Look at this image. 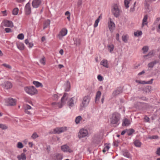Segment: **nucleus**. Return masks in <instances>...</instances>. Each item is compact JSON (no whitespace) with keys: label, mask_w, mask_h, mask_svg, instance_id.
<instances>
[{"label":"nucleus","mask_w":160,"mask_h":160,"mask_svg":"<svg viewBox=\"0 0 160 160\" xmlns=\"http://www.w3.org/2000/svg\"><path fill=\"white\" fill-rule=\"evenodd\" d=\"M82 4V0H79L78 2V6H80Z\"/></svg>","instance_id":"bf43d9fd"},{"label":"nucleus","mask_w":160,"mask_h":160,"mask_svg":"<svg viewBox=\"0 0 160 160\" xmlns=\"http://www.w3.org/2000/svg\"><path fill=\"white\" fill-rule=\"evenodd\" d=\"M64 89L65 91H69L70 89V83L68 81L64 85Z\"/></svg>","instance_id":"2eb2a0df"},{"label":"nucleus","mask_w":160,"mask_h":160,"mask_svg":"<svg viewBox=\"0 0 160 160\" xmlns=\"http://www.w3.org/2000/svg\"><path fill=\"white\" fill-rule=\"evenodd\" d=\"M144 119L146 122H148L149 121V118L148 117L146 116L144 117Z\"/></svg>","instance_id":"680f3d73"},{"label":"nucleus","mask_w":160,"mask_h":160,"mask_svg":"<svg viewBox=\"0 0 160 160\" xmlns=\"http://www.w3.org/2000/svg\"><path fill=\"white\" fill-rule=\"evenodd\" d=\"M3 23L4 26L5 27L12 28L13 26L12 22L10 21L5 20L3 21Z\"/></svg>","instance_id":"9b49d317"},{"label":"nucleus","mask_w":160,"mask_h":160,"mask_svg":"<svg viewBox=\"0 0 160 160\" xmlns=\"http://www.w3.org/2000/svg\"><path fill=\"white\" fill-rule=\"evenodd\" d=\"M149 138L151 139H158V137L157 135H154L150 137Z\"/></svg>","instance_id":"864d4df0"},{"label":"nucleus","mask_w":160,"mask_h":160,"mask_svg":"<svg viewBox=\"0 0 160 160\" xmlns=\"http://www.w3.org/2000/svg\"><path fill=\"white\" fill-rule=\"evenodd\" d=\"M67 30L65 28L62 29L58 35V37L60 39H61L62 37L66 35L67 33Z\"/></svg>","instance_id":"f8f14e48"},{"label":"nucleus","mask_w":160,"mask_h":160,"mask_svg":"<svg viewBox=\"0 0 160 160\" xmlns=\"http://www.w3.org/2000/svg\"><path fill=\"white\" fill-rule=\"evenodd\" d=\"M5 31L7 33H9L12 32V30L9 28H6L5 29Z\"/></svg>","instance_id":"603ef678"},{"label":"nucleus","mask_w":160,"mask_h":160,"mask_svg":"<svg viewBox=\"0 0 160 160\" xmlns=\"http://www.w3.org/2000/svg\"><path fill=\"white\" fill-rule=\"evenodd\" d=\"M41 0H33L32 2V5L34 8H38L41 4Z\"/></svg>","instance_id":"9d476101"},{"label":"nucleus","mask_w":160,"mask_h":160,"mask_svg":"<svg viewBox=\"0 0 160 160\" xmlns=\"http://www.w3.org/2000/svg\"><path fill=\"white\" fill-rule=\"evenodd\" d=\"M111 29H112V30H114L115 28V24L112 22L111 21Z\"/></svg>","instance_id":"49530a36"},{"label":"nucleus","mask_w":160,"mask_h":160,"mask_svg":"<svg viewBox=\"0 0 160 160\" xmlns=\"http://www.w3.org/2000/svg\"><path fill=\"white\" fill-rule=\"evenodd\" d=\"M32 109L31 107L28 105L26 104L24 106V111L26 113L30 114H31V112L28 110Z\"/></svg>","instance_id":"6ab92c4d"},{"label":"nucleus","mask_w":160,"mask_h":160,"mask_svg":"<svg viewBox=\"0 0 160 160\" xmlns=\"http://www.w3.org/2000/svg\"><path fill=\"white\" fill-rule=\"evenodd\" d=\"M119 34L118 33H117L116 35V39L117 41H119Z\"/></svg>","instance_id":"0e129e2a"},{"label":"nucleus","mask_w":160,"mask_h":160,"mask_svg":"<svg viewBox=\"0 0 160 160\" xmlns=\"http://www.w3.org/2000/svg\"><path fill=\"white\" fill-rule=\"evenodd\" d=\"M74 41V45L75 46H79L80 44V40L79 39L75 38L73 39Z\"/></svg>","instance_id":"b1692460"},{"label":"nucleus","mask_w":160,"mask_h":160,"mask_svg":"<svg viewBox=\"0 0 160 160\" xmlns=\"http://www.w3.org/2000/svg\"><path fill=\"white\" fill-rule=\"evenodd\" d=\"M144 73H145V71L144 70H143L141 72L139 73L138 74V75L140 76Z\"/></svg>","instance_id":"338daca9"},{"label":"nucleus","mask_w":160,"mask_h":160,"mask_svg":"<svg viewBox=\"0 0 160 160\" xmlns=\"http://www.w3.org/2000/svg\"><path fill=\"white\" fill-rule=\"evenodd\" d=\"M65 15H67L68 16L69 15L70 16V12L68 11L66 12L65 13Z\"/></svg>","instance_id":"69168bd1"},{"label":"nucleus","mask_w":160,"mask_h":160,"mask_svg":"<svg viewBox=\"0 0 160 160\" xmlns=\"http://www.w3.org/2000/svg\"><path fill=\"white\" fill-rule=\"evenodd\" d=\"M99 21V19H97L95 21L94 27V28H96L98 25V23Z\"/></svg>","instance_id":"3c124183"},{"label":"nucleus","mask_w":160,"mask_h":160,"mask_svg":"<svg viewBox=\"0 0 160 160\" xmlns=\"http://www.w3.org/2000/svg\"><path fill=\"white\" fill-rule=\"evenodd\" d=\"M62 103H59L54 102L52 103V105L54 108H57V107H58L59 108H61L62 107Z\"/></svg>","instance_id":"412c9836"},{"label":"nucleus","mask_w":160,"mask_h":160,"mask_svg":"<svg viewBox=\"0 0 160 160\" xmlns=\"http://www.w3.org/2000/svg\"><path fill=\"white\" fill-rule=\"evenodd\" d=\"M142 34V31H138L137 32H134V35L136 36H138Z\"/></svg>","instance_id":"58836bf2"},{"label":"nucleus","mask_w":160,"mask_h":160,"mask_svg":"<svg viewBox=\"0 0 160 160\" xmlns=\"http://www.w3.org/2000/svg\"><path fill=\"white\" fill-rule=\"evenodd\" d=\"M2 66H4L6 68H8L9 69L11 68V67L9 64H7L6 63H3L2 64Z\"/></svg>","instance_id":"8fccbe9b"},{"label":"nucleus","mask_w":160,"mask_h":160,"mask_svg":"<svg viewBox=\"0 0 160 160\" xmlns=\"http://www.w3.org/2000/svg\"><path fill=\"white\" fill-rule=\"evenodd\" d=\"M60 132L62 133L64 132L67 130V127H60Z\"/></svg>","instance_id":"37998d69"},{"label":"nucleus","mask_w":160,"mask_h":160,"mask_svg":"<svg viewBox=\"0 0 160 160\" xmlns=\"http://www.w3.org/2000/svg\"><path fill=\"white\" fill-rule=\"evenodd\" d=\"M98 79L100 81H101L103 80V77L100 75H98Z\"/></svg>","instance_id":"4d7b16f0"},{"label":"nucleus","mask_w":160,"mask_h":160,"mask_svg":"<svg viewBox=\"0 0 160 160\" xmlns=\"http://www.w3.org/2000/svg\"><path fill=\"white\" fill-rule=\"evenodd\" d=\"M136 2H135L134 4V6L133 7H131L130 8V11L131 12H133L135 10V5L136 4Z\"/></svg>","instance_id":"5fc2aeb1"},{"label":"nucleus","mask_w":160,"mask_h":160,"mask_svg":"<svg viewBox=\"0 0 160 160\" xmlns=\"http://www.w3.org/2000/svg\"><path fill=\"white\" fill-rule=\"evenodd\" d=\"M148 50V47L147 46H144L142 48L143 52L145 53L147 52Z\"/></svg>","instance_id":"ea45409f"},{"label":"nucleus","mask_w":160,"mask_h":160,"mask_svg":"<svg viewBox=\"0 0 160 160\" xmlns=\"http://www.w3.org/2000/svg\"><path fill=\"white\" fill-rule=\"evenodd\" d=\"M82 118L80 116L77 117L75 119V122L77 124L79 123L80 121L81 120Z\"/></svg>","instance_id":"c9c22d12"},{"label":"nucleus","mask_w":160,"mask_h":160,"mask_svg":"<svg viewBox=\"0 0 160 160\" xmlns=\"http://www.w3.org/2000/svg\"><path fill=\"white\" fill-rule=\"evenodd\" d=\"M128 38L129 37L128 35H123L122 37V40L125 42H127Z\"/></svg>","instance_id":"c85d7f7f"},{"label":"nucleus","mask_w":160,"mask_h":160,"mask_svg":"<svg viewBox=\"0 0 160 160\" xmlns=\"http://www.w3.org/2000/svg\"><path fill=\"white\" fill-rule=\"evenodd\" d=\"M101 94V93L100 91H99L97 92L95 98V102L96 103L97 102V101L99 100Z\"/></svg>","instance_id":"bb28decb"},{"label":"nucleus","mask_w":160,"mask_h":160,"mask_svg":"<svg viewBox=\"0 0 160 160\" xmlns=\"http://www.w3.org/2000/svg\"><path fill=\"white\" fill-rule=\"evenodd\" d=\"M8 128V127L5 124H0V128L2 130H5Z\"/></svg>","instance_id":"4c0bfd02"},{"label":"nucleus","mask_w":160,"mask_h":160,"mask_svg":"<svg viewBox=\"0 0 160 160\" xmlns=\"http://www.w3.org/2000/svg\"><path fill=\"white\" fill-rule=\"evenodd\" d=\"M24 89L26 93L30 95H33L38 93L37 90L33 86L25 87Z\"/></svg>","instance_id":"20e7f679"},{"label":"nucleus","mask_w":160,"mask_h":160,"mask_svg":"<svg viewBox=\"0 0 160 160\" xmlns=\"http://www.w3.org/2000/svg\"><path fill=\"white\" fill-rule=\"evenodd\" d=\"M123 155L128 158L132 159V156L128 151L125 150L122 151Z\"/></svg>","instance_id":"f3484780"},{"label":"nucleus","mask_w":160,"mask_h":160,"mask_svg":"<svg viewBox=\"0 0 160 160\" xmlns=\"http://www.w3.org/2000/svg\"><path fill=\"white\" fill-rule=\"evenodd\" d=\"M38 137V135L36 132L34 133L31 136L32 138L33 139H35Z\"/></svg>","instance_id":"de8ad7c7"},{"label":"nucleus","mask_w":160,"mask_h":160,"mask_svg":"<svg viewBox=\"0 0 160 160\" xmlns=\"http://www.w3.org/2000/svg\"><path fill=\"white\" fill-rule=\"evenodd\" d=\"M126 133L127 134L129 135H131L132 134V133L134 132V130L132 129H126Z\"/></svg>","instance_id":"7c9ffc66"},{"label":"nucleus","mask_w":160,"mask_h":160,"mask_svg":"<svg viewBox=\"0 0 160 160\" xmlns=\"http://www.w3.org/2000/svg\"><path fill=\"white\" fill-rule=\"evenodd\" d=\"M88 135V132L87 130L82 129L79 131L78 136L79 139L85 137Z\"/></svg>","instance_id":"39448f33"},{"label":"nucleus","mask_w":160,"mask_h":160,"mask_svg":"<svg viewBox=\"0 0 160 160\" xmlns=\"http://www.w3.org/2000/svg\"><path fill=\"white\" fill-rule=\"evenodd\" d=\"M61 149L64 152H68L71 153L73 151L70 148L67 144L62 145L61 147Z\"/></svg>","instance_id":"0eeeda50"},{"label":"nucleus","mask_w":160,"mask_h":160,"mask_svg":"<svg viewBox=\"0 0 160 160\" xmlns=\"http://www.w3.org/2000/svg\"><path fill=\"white\" fill-rule=\"evenodd\" d=\"M153 51H152L150 52L148 55L143 56V57L144 58L146 59L151 58L152 56L153 55Z\"/></svg>","instance_id":"a878e982"},{"label":"nucleus","mask_w":160,"mask_h":160,"mask_svg":"<svg viewBox=\"0 0 160 160\" xmlns=\"http://www.w3.org/2000/svg\"><path fill=\"white\" fill-rule=\"evenodd\" d=\"M23 147L22 144L20 142H18L17 144V147L19 148H22Z\"/></svg>","instance_id":"c03bdc74"},{"label":"nucleus","mask_w":160,"mask_h":160,"mask_svg":"<svg viewBox=\"0 0 160 160\" xmlns=\"http://www.w3.org/2000/svg\"><path fill=\"white\" fill-rule=\"evenodd\" d=\"M153 80V79H152L148 81L136 80V82L137 83L142 84H151L152 83Z\"/></svg>","instance_id":"ddd939ff"},{"label":"nucleus","mask_w":160,"mask_h":160,"mask_svg":"<svg viewBox=\"0 0 160 160\" xmlns=\"http://www.w3.org/2000/svg\"><path fill=\"white\" fill-rule=\"evenodd\" d=\"M63 158L62 155L60 153H56L54 155V159L55 160H62Z\"/></svg>","instance_id":"a211bd4d"},{"label":"nucleus","mask_w":160,"mask_h":160,"mask_svg":"<svg viewBox=\"0 0 160 160\" xmlns=\"http://www.w3.org/2000/svg\"><path fill=\"white\" fill-rule=\"evenodd\" d=\"M5 102L7 103V105L14 106L16 104L15 99L12 98H8L5 100Z\"/></svg>","instance_id":"423d86ee"},{"label":"nucleus","mask_w":160,"mask_h":160,"mask_svg":"<svg viewBox=\"0 0 160 160\" xmlns=\"http://www.w3.org/2000/svg\"><path fill=\"white\" fill-rule=\"evenodd\" d=\"M130 124V121L127 118H125L123 120L122 125L123 126H128Z\"/></svg>","instance_id":"4be33fe9"},{"label":"nucleus","mask_w":160,"mask_h":160,"mask_svg":"<svg viewBox=\"0 0 160 160\" xmlns=\"http://www.w3.org/2000/svg\"><path fill=\"white\" fill-rule=\"evenodd\" d=\"M156 63L154 62H151L148 63V66L149 68H152L153 67L154 65Z\"/></svg>","instance_id":"09e8293b"},{"label":"nucleus","mask_w":160,"mask_h":160,"mask_svg":"<svg viewBox=\"0 0 160 160\" xmlns=\"http://www.w3.org/2000/svg\"><path fill=\"white\" fill-rule=\"evenodd\" d=\"M131 0H125L124 1V5L126 8L129 7V4Z\"/></svg>","instance_id":"2f4dec72"},{"label":"nucleus","mask_w":160,"mask_h":160,"mask_svg":"<svg viewBox=\"0 0 160 160\" xmlns=\"http://www.w3.org/2000/svg\"><path fill=\"white\" fill-rule=\"evenodd\" d=\"M134 143V145L137 147H140L141 144V142L138 140H135Z\"/></svg>","instance_id":"72a5a7b5"},{"label":"nucleus","mask_w":160,"mask_h":160,"mask_svg":"<svg viewBox=\"0 0 160 160\" xmlns=\"http://www.w3.org/2000/svg\"><path fill=\"white\" fill-rule=\"evenodd\" d=\"M17 48L20 50H22L24 49V45L22 43H17Z\"/></svg>","instance_id":"5701e85b"},{"label":"nucleus","mask_w":160,"mask_h":160,"mask_svg":"<svg viewBox=\"0 0 160 160\" xmlns=\"http://www.w3.org/2000/svg\"><path fill=\"white\" fill-rule=\"evenodd\" d=\"M33 83L37 87H43V85H42V84L41 83H40L38 81H34L33 82Z\"/></svg>","instance_id":"cd10ccee"},{"label":"nucleus","mask_w":160,"mask_h":160,"mask_svg":"<svg viewBox=\"0 0 160 160\" xmlns=\"http://www.w3.org/2000/svg\"><path fill=\"white\" fill-rule=\"evenodd\" d=\"M122 88L121 87L118 88L113 92L112 95L114 96H116L122 92Z\"/></svg>","instance_id":"4468645a"},{"label":"nucleus","mask_w":160,"mask_h":160,"mask_svg":"<svg viewBox=\"0 0 160 160\" xmlns=\"http://www.w3.org/2000/svg\"><path fill=\"white\" fill-rule=\"evenodd\" d=\"M90 98L91 97L90 95L85 96L83 97L82 103L80 105V110H82L84 108H85L88 105Z\"/></svg>","instance_id":"f03ea898"},{"label":"nucleus","mask_w":160,"mask_h":160,"mask_svg":"<svg viewBox=\"0 0 160 160\" xmlns=\"http://www.w3.org/2000/svg\"><path fill=\"white\" fill-rule=\"evenodd\" d=\"M156 154L158 155H160V148L157 149L156 151Z\"/></svg>","instance_id":"13d9d810"},{"label":"nucleus","mask_w":160,"mask_h":160,"mask_svg":"<svg viewBox=\"0 0 160 160\" xmlns=\"http://www.w3.org/2000/svg\"><path fill=\"white\" fill-rule=\"evenodd\" d=\"M28 45L29 48H31L33 46V44L32 42H29Z\"/></svg>","instance_id":"052dcab7"},{"label":"nucleus","mask_w":160,"mask_h":160,"mask_svg":"<svg viewBox=\"0 0 160 160\" xmlns=\"http://www.w3.org/2000/svg\"><path fill=\"white\" fill-rule=\"evenodd\" d=\"M18 8H14L12 11V14L14 15H16L18 14Z\"/></svg>","instance_id":"f704fd0d"},{"label":"nucleus","mask_w":160,"mask_h":160,"mask_svg":"<svg viewBox=\"0 0 160 160\" xmlns=\"http://www.w3.org/2000/svg\"><path fill=\"white\" fill-rule=\"evenodd\" d=\"M1 85L4 89H6L11 88L12 86V83L8 81L5 82L2 84Z\"/></svg>","instance_id":"6e6552de"},{"label":"nucleus","mask_w":160,"mask_h":160,"mask_svg":"<svg viewBox=\"0 0 160 160\" xmlns=\"http://www.w3.org/2000/svg\"><path fill=\"white\" fill-rule=\"evenodd\" d=\"M67 95V93H64V95L63 96V97H62L61 99V102L62 103H64V98H65V97Z\"/></svg>","instance_id":"a18cd8bd"},{"label":"nucleus","mask_w":160,"mask_h":160,"mask_svg":"<svg viewBox=\"0 0 160 160\" xmlns=\"http://www.w3.org/2000/svg\"><path fill=\"white\" fill-rule=\"evenodd\" d=\"M109 145V144L108 145L107 144H105V147L104 148H105V150H106L107 151H108L110 148Z\"/></svg>","instance_id":"6e6d98bb"},{"label":"nucleus","mask_w":160,"mask_h":160,"mask_svg":"<svg viewBox=\"0 0 160 160\" xmlns=\"http://www.w3.org/2000/svg\"><path fill=\"white\" fill-rule=\"evenodd\" d=\"M25 43L27 45H28L29 43V41L28 39H26L25 40Z\"/></svg>","instance_id":"e2e57ef3"},{"label":"nucleus","mask_w":160,"mask_h":160,"mask_svg":"<svg viewBox=\"0 0 160 160\" xmlns=\"http://www.w3.org/2000/svg\"><path fill=\"white\" fill-rule=\"evenodd\" d=\"M120 119V115L117 113H113L111 119V123L112 124H115V126L118 124V122Z\"/></svg>","instance_id":"7ed1b4c3"},{"label":"nucleus","mask_w":160,"mask_h":160,"mask_svg":"<svg viewBox=\"0 0 160 160\" xmlns=\"http://www.w3.org/2000/svg\"><path fill=\"white\" fill-rule=\"evenodd\" d=\"M17 158L18 160H25L26 159L25 154L24 153H22L20 155H18Z\"/></svg>","instance_id":"aec40b11"},{"label":"nucleus","mask_w":160,"mask_h":160,"mask_svg":"<svg viewBox=\"0 0 160 160\" xmlns=\"http://www.w3.org/2000/svg\"><path fill=\"white\" fill-rule=\"evenodd\" d=\"M25 14L26 15H29L31 12V9L30 7V3L28 2L25 5Z\"/></svg>","instance_id":"1a4fd4ad"},{"label":"nucleus","mask_w":160,"mask_h":160,"mask_svg":"<svg viewBox=\"0 0 160 160\" xmlns=\"http://www.w3.org/2000/svg\"><path fill=\"white\" fill-rule=\"evenodd\" d=\"M111 11L112 14L116 18L118 17L122 12L120 7L118 3L112 4Z\"/></svg>","instance_id":"f257e3e1"},{"label":"nucleus","mask_w":160,"mask_h":160,"mask_svg":"<svg viewBox=\"0 0 160 160\" xmlns=\"http://www.w3.org/2000/svg\"><path fill=\"white\" fill-rule=\"evenodd\" d=\"M101 64L105 67H108V61L106 60H103L100 62Z\"/></svg>","instance_id":"c756f323"},{"label":"nucleus","mask_w":160,"mask_h":160,"mask_svg":"<svg viewBox=\"0 0 160 160\" xmlns=\"http://www.w3.org/2000/svg\"><path fill=\"white\" fill-rule=\"evenodd\" d=\"M53 132L54 134H60L61 132H60V128H57L53 129Z\"/></svg>","instance_id":"473e14b6"},{"label":"nucleus","mask_w":160,"mask_h":160,"mask_svg":"<svg viewBox=\"0 0 160 160\" xmlns=\"http://www.w3.org/2000/svg\"><path fill=\"white\" fill-rule=\"evenodd\" d=\"M148 18V16L147 15H145L143 17L142 21V27H143L144 25H147L148 24L147 20Z\"/></svg>","instance_id":"dca6fc26"},{"label":"nucleus","mask_w":160,"mask_h":160,"mask_svg":"<svg viewBox=\"0 0 160 160\" xmlns=\"http://www.w3.org/2000/svg\"><path fill=\"white\" fill-rule=\"evenodd\" d=\"M74 97H72L69 101V105L70 107H72L74 106Z\"/></svg>","instance_id":"e433bc0d"},{"label":"nucleus","mask_w":160,"mask_h":160,"mask_svg":"<svg viewBox=\"0 0 160 160\" xmlns=\"http://www.w3.org/2000/svg\"><path fill=\"white\" fill-rule=\"evenodd\" d=\"M114 145L116 146H118V142L115 141L114 142Z\"/></svg>","instance_id":"774afa93"},{"label":"nucleus","mask_w":160,"mask_h":160,"mask_svg":"<svg viewBox=\"0 0 160 160\" xmlns=\"http://www.w3.org/2000/svg\"><path fill=\"white\" fill-rule=\"evenodd\" d=\"M17 38L18 39L22 40L24 38V35L22 33L18 35Z\"/></svg>","instance_id":"79ce46f5"},{"label":"nucleus","mask_w":160,"mask_h":160,"mask_svg":"<svg viewBox=\"0 0 160 160\" xmlns=\"http://www.w3.org/2000/svg\"><path fill=\"white\" fill-rule=\"evenodd\" d=\"M40 62L43 65L45 64V58L43 56V57L40 59Z\"/></svg>","instance_id":"a19ab883"},{"label":"nucleus","mask_w":160,"mask_h":160,"mask_svg":"<svg viewBox=\"0 0 160 160\" xmlns=\"http://www.w3.org/2000/svg\"><path fill=\"white\" fill-rule=\"evenodd\" d=\"M50 21L48 19L44 23L43 29H44L46 28L50 24Z\"/></svg>","instance_id":"393cba45"}]
</instances>
